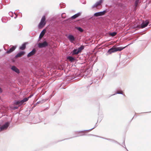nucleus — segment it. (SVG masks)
<instances>
[{
  "label": "nucleus",
  "instance_id": "obj_18",
  "mask_svg": "<svg viewBox=\"0 0 151 151\" xmlns=\"http://www.w3.org/2000/svg\"><path fill=\"white\" fill-rule=\"evenodd\" d=\"M67 59L69 60L71 62H73L75 60V59L72 57L69 56L67 58Z\"/></svg>",
  "mask_w": 151,
  "mask_h": 151
},
{
  "label": "nucleus",
  "instance_id": "obj_2",
  "mask_svg": "<svg viewBox=\"0 0 151 151\" xmlns=\"http://www.w3.org/2000/svg\"><path fill=\"white\" fill-rule=\"evenodd\" d=\"M46 18L45 16H43L42 17L41 21L39 25V27L40 28H42L46 24Z\"/></svg>",
  "mask_w": 151,
  "mask_h": 151
},
{
  "label": "nucleus",
  "instance_id": "obj_9",
  "mask_svg": "<svg viewBox=\"0 0 151 151\" xmlns=\"http://www.w3.org/2000/svg\"><path fill=\"white\" fill-rule=\"evenodd\" d=\"M36 52V50L35 48H34L32 51L29 53L27 55V57L28 58H29L33 55H34Z\"/></svg>",
  "mask_w": 151,
  "mask_h": 151
},
{
  "label": "nucleus",
  "instance_id": "obj_8",
  "mask_svg": "<svg viewBox=\"0 0 151 151\" xmlns=\"http://www.w3.org/2000/svg\"><path fill=\"white\" fill-rule=\"evenodd\" d=\"M116 45H115L111 48L109 49L108 51V52L109 54H111L112 53L116 52L115 49V46Z\"/></svg>",
  "mask_w": 151,
  "mask_h": 151
},
{
  "label": "nucleus",
  "instance_id": "obj_17",
  "mask_svg": "<svg viewBox=\"0 0 151 151\" xmlns=\"http://www.w3.org/2000/svg\"><path fill=\"white\" fill-rule=\"evenodd\" d=\"M81 15V13H78L77 14H75L73 16H72L71 17V18L73 19H74L77 18V17Z\"/></svg>",
  "mask_w": 151,
  "mask_h": 151
},
{
  "label": "nucleus",
  "instance_id": "obj_24",
  "mask_svg": "<svg viewBox=\"0 0 151 151\" xmlns=\"http://www.w3.org/2000/svg\"><path fill=\"white\" fill-rule=\"evenodd\" d=\"M122 93H123V92L122 91H118L117 92V93L122 94Z\"/></svg>",
  "mask_w": 151,
  "mask_h": 151
},
{
  "label": "nucleus",
  "instance_id": "obj_25",
  "mask_svg": "<svg viewBox=\"0 0 151 151\" xmlns=\"http://www.w3.org/2000/svg\"><path fill=\"white\" fill-rule=\"evenodd\" d=\"M32 96V95H30V96H29L28 97H27V98H28V99H29V98L31 97Z\"/></svg>",
  "mask_w": 151,
  "mask_h": 151
},
{
  "label": "nucleus",
  "instance_id": "obj_27",
  "mask_svg": "<svg viewBox=\"0 0 151 151\" xmlns=\"http://www.w3.org/2000/svg\"><path fill=\"white\" fill-rule=\"evenodd\" d=\"M14 108L16 109H17L18 108V107H14Z\"/></svg>",
  "mask_w": 151,
  "mask_h": 151
},
{
  "label": "nucleus",
  "instance_id": "obj_13",
  "mask_svg": "<svg viewBox=\"0 0 151 151\" xmlns=\"http://www.w3.org/2000/svg\"><path fill=\"white\" fill-rule=\"evenodd\" d=\"M68 38L71 42H73L75 40L74 36L72 35H69L68 37Z\"/></svg>",
  "mask_w": 151,
  "mask_h": 151
},
{
  "label": "nucleus",
  "instance_id": "obj_5",
  "mask_svg": "<svg viewBox=\"0 0 151 151\" xmlns=\"http://www.w3.org/2000/svg\"><path fill=\"white\" fill-rule=\"evenodd\" d=\"M149 22L148 20H147L145 22H143L141 24L140 27L142 28L145 27L147 26Z\"/></svg>",
  "mask_w": 151,
  "mask_h": 151
},
{
  "label": "nucleus",
  "instance_id": "obj_10",
  "mask_svg": "<svg viewBox=\"0 0 151 151\" xmlns=\"http://www.w3.org/2000/svg\"><path fill=\"white\" fill-rule=\"evenodd\" d=\"M25 53L24 51H21L19 52L15 56L16 58H18L24 55Z\"/></svg>",
  "mask_w": 151,
  "mask_h": 151
},
{
  "label": "nucleus",
  "instance_id": "obj_20",
  "mask_svg": "<svg viewBox=\"0 0 151 151\" xmlns=\"http://www.w3.org/2000/svg\"><path fill=\"white\" fill-rule=\"evenodd\" d=\"M84 48V47L83 46H81V47H79L77 50H78V52H80L81 50H83Z\"/></svg>",
  "mask_w": 151,
  "mask_h": 151
},
{
  "label": "nucleus",
  "instance_id": "obj_4",
  "mask_svg": "<svg viewBox=\"0 0 151 151\" xmlns=\"http://www.w3.org/2000/svg\"><path fill=\"white\" fill-rule=\"evenodd\" d=\"M9 125V122L6 123L2 125L0 128V131L4 130L6 129Z\"/></svg>",
  "mask_w": 151,
  "mask_h": 151
},
{
  "label": "nucleus",
  "instance_id": "obj_15",
  "mask_svg": "<svg viewBox=\"0 0 151 151\" xmlns=\"http://www.w3.org/2000/svg\"><path fill=\"white\" fill-rule=\"evenodd\" d=\"M46 30L45 29H43L41 32L39 36V38L40 39H41L42 37L43 36L45 33L46 32Z\"/></svg>",
  "mask_w": 151,
  "mask_h": 151
},
{
  "label": "nucleus",
  "instance_id": "obj_12",
  "mask_svg": "<svg viewBox=\"0 0 151 151\" xmlns=\"http://www.w3.org/2000/svg\"><path fill=\"white\" fill-rule=\"evenodd\" d=\"M104 0H100L99 1L97 2L93 6V8L95 7H97V6H100L101 3L103 2Z\"/></svg>",
  "mask_w": 151,
  "mask_h": 151
},
{
  "label": "nucleus",
  "instance_id": "obj_21",
  "mask_svg": "<svg viewBox=\"0 0 151 151\" xmlns=\"http://www.w3.org/2000/svg\"><path fill=\"white\" fill-rule=\"evenodd\" d=\"M117 34V33L116 32H113L112 33H109V35L112 37H114Z\"/></svg>",
  "mask_w": 151,
  "mask_h": 151
},
{
  "label": "nucleus",
  "instance_id": "obj_1",
  "mask_svg": "<svg viewBox=\"0 0 151 151\" xmlns=\"http://www.w3.org/2000/svg\"><path fill=\"white\" fill-rule=\"evenodd\" d=\"M28 100V98H25L22 100H19L15 101L14 103V105H18L19 106H20L22 105L24 102H26Z\"/></svg>",
  "mask_w": 151,
  "mask_h": 151
},
{
  "label": "nucleus",
  "instance_id": "obj_11",
  "mask_svg": "<svg viewBox=\"0 0 151 151\" xmlns=\"http://www.w3.org/2000/svg\"><path fill=\"white\" fill-rule=\"evenodd\" d=\"M11 69L13 71H14L17 73H19L20 72L19 70L14 65L12 66Z\"/></svg>",
  "mask_w": 151,
  "mask_h": 151
},
{
  "label": "nucleus",
  "instance_id": "obj_6",
  "mask_svg": "<svg viewBox=\"0 0 151 151\" xmlns=\"http://www.w3.org/2000/svg\"><path fill=\"white\" fill-rule=\"evenodd\" d=\"M106 12V10H104L103 12H101L95 13L94 15L96 17H99L102 16L105 14Z\"/></svg>",
  "mask_w": 151,
  "mask_h": 151
},
{
  "label": "nucleus",
  "instance_id": "obj_23",
  "mask_svg": "<svg viewBox=\"0 0 151 151\" xmlns=\"http://www.w3.org/2000/svg\"><path fill=\"white\" fill-rule=\"evenodd\" d=\"M139 2V0H136L135 2V5L136 6Z\"/></svg>",
  "mask_w": 151,
  "mask_h": 151
},
{
  "label": "nucleus",
  "instance_id": "obj_3",
  "mask_svg": "<svg viewBox=\"0 0 151 151\" xmlns=\"http://www.w3.org/2000/svg\"><path fill=\"white\" fill-rule=\"evenodd\" d=\"M38 47L40 48L45 47L48 45V43L46 41H44L42 43H39L38 44Z\"/></svg>",
  "mask_w": 151,
  "mask_h": 151
},
{
  "label": "nucleus",
  "instance_id": "obj_19",
  "mask_svg": "<svg viewBox=\"0 0 151 151\" xmlns=\"http://www.w3.org/2000/svg\"><path fill=\"white\" fill-rule=\"evenodd\" d=\"M79 52H78V50L77 49H74L73 50L72 52V55H77L78 54Z\"/></svg>",
  "mask_w": 151,
  "mask_h": 151
},
{
  "label": "nucleus",
  "instance_id": "obj_26",
  "mask_svg": "<svg viewBox=\"0 0 151 151\" xmlns=\"http://www.w3.org/2000/svg\"><path fill=\"white\" fill-rule=\"evenodd\" d=\"M0 92H2V90L1 89V88H0Z\"/></svg>",
  "mask_w": 151,
  "mask_h": 151
},
{
  "label": "nucleus",
  "instance_id": "obj_16",
  "mask_svg": "<svg viewBox=\"0 0 151 151\" xmlns=\"http://www.w3.org/2000/svg\"><path fill=\"white\" fill-rule=\"evenodd\" d=\"M26 43L23 44L21 46L19 47V49L21 50H24L26 48Z\"/></svg>",
  "mask_w": 151,
  "mask_h": 151
},
{
  "label": "nucleus",
  "instance_id": "obj_7",
  "mask_svg": "<svg viewBox=\"0 0 151 151\" xmlns=\"http://www.w3.org/2000/svg\"><path fill=\"white\" fill-rule=\"evenodd\" d=\"M16 48V46H12L10 48L6 51V53L8 54L11 53L15 50Z\"/></svg>",
  "mask_w": 151,
  "mask_h": 151
},
{
  "label": "nucleus",
  "instance_id": "obj_22",
  "mask_svg": "<svg viewBox=\"0 0 151 151\" xmlns=\"http://www.w3.org/2000/svg\"><path fill=\"white\" fill-rule=\"evenodd\" d=\"M77 29L79 31L81 32H82L83 31V30L80 27H77Z\"/></svg>",
  "mask_w": 151,
  "mask_h": 151
},
{
  "label": "nucleus",
  "instance_id": "obj_14",
  "mask_svg": "<svg viewBox=\"0 0 151 151\" xmlns=\"http://www.w3.org/2000/svg\"><path fill=\"white\" fill-rule=\"evenodd\" d=\"M116 45L115 46V50H116V52L117 51H121V50H122L124 49L127 46L124 47H116Z\"/></svg>",
  "mask_w": 151,
  "mask_h": 151
}]
</instances>
